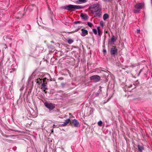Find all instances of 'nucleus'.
<instances>
[{
  "instance_id": "f257e3e1",
  "label": "nucleus",
  "mask_w": 152,
  "mask_h": 152,
  "mask_svg": "<svg viewBox=\"0 0 152 152\" xmlns=\"http://www.w3.org/2000/svg\"><path fill=\"white\" fill-rule=\"evenodd\" d=\"M61 8L62 9L67 10L69 11H70L71 12H72L74 11V9H80L83 7L82 6L69 4L66 5L65 6L62 7Z\"/></svg>"
},
{
  "instance_id": "f03ea898",
  "label": "nucleus",
  "mask_w": 152,
  "mask_h": 152,
  "mask_svg": "<svg viewBox=\"0 0 152 152\" xmlns=\"http://www.w3.org/2000/svg\"><path fill=\"white\" fill-rule=\"evenodd\" d=\"M90 9H91V13L92 14H94L95 12L101 10V9L99 6V4L97 3L95 4H94L91 5L89 7Z\"/></svg>"
},
{
  "instance_id": "7ed1b4c3",
  "label": "nucleus",
  "mask_w": 152,
  "mask_h": 152,
  "mask_svg": "<svg viewBox=\"0 0 152 152\" xmlns=\"http://www.w3.org/2000/svg\"><path fill=\"white\" fill-rule=\"evenodd\" d=\"M109 47L111 48V55L114 54V46L113 45L114 44V36L113 35L112 38L109 40Z\"/></svg>"
},
{
  "instance_id": "20e7f679",
  "label": "nucleus",
  "mask_w": 152,
  "mask_h": 152,
  "mask_svg": "<svg viewBox=\"0 0 152 152\" xmlns=\"http://www.w3.org/2000/svg\"><path fill=\"white\" fill-rule=\"evenodd\" d=\"M44 105L50 111L53 110L55 108V104L50 102H45L44 103Z\"/></svg>"
},
{
  "instance_id": "39448f33",
  "label": "nucleus",
  "mask_w": 152,
  "mask_h": 152,
  "mask_svg": "<svg viewBox=\"0 0 152 152\" xmlns=\"http://www.w3.org/2000/svg\"><path fill=\"white\" fill-rule=\"evenodd\" d=\"M46 78H44L43 79H40L39 81L38 82V83L39 82L40 83H42V82H43L41 85V89L43 88L45 90L48 89L47 86L46 84H47V83H45V81L46 80Z\"/></svg>"
},
{
  "instance_id": "423d86ee",
  "label": "nucleus",
  "mask_w": 152,
  "mask_h": 152,
  "mask_svg": "<svg viewBox=\"0 0 152 152\" xmlns=\"http://www.w3.org/2000/svg\"><path fill=\"white\" fill-rule=\"evenodd\" d=\"M90 79L91 80H93V82L96 83L100 81L101 77L99 75H95L90 77Z\"/></svg>"
},
{
  "instance_id": "0eeeda50",
  "label": "nucleus",
  "mask_w": 152,
  "mask_h": 152,
  "mask_svg": "<svg viewBox=\"0 0 152 152\" xmlns=\"http://www.w3.org/2000/svg\"><path fill=\"white\" fill-rule=\"evenodd\" d=\"M69 124L71 125L73 124L74 127L77 128H78L80 126L79 122L76 119H74L72 121H70Z\"/></svg>"
},
{
  "instance_id": "6e6552de",
  "label": "nucleus",
  "mask_w": 152,
  "mask_h": 152,
  "mask_svg": "<svg viewBox=\"0 0 152 152\" xmlns=\"http://www.w3.org/2000/svg\"><path fill=\"white\" fill-rule=\"evenodd\" d=\"M70 118H67L65 121V122H64V123L63 124H60L59 125V126H66L67 124L69 123H70Z\"/></svg>"
},
{
  "instance_id": "1a4fd4ad",
  "label": "nucleus",
  "mask_w": 152,
  "mask_h": 152,
  "mask_svg": "<svg viewBox=\"0 0 152 152\" xmlns=\"http://www.w3.org/2000/svg\"><path fill=\"white\" fill-rule=\"evenodd\" d=\"M81 31L82 33L81 35L83 37H84L88 34V31L82 28L81 29Z\"/></svg>"
},
{
  "instance_id": "9d476101",
  "label": "nucleus",
  "mask_w": 152,
  "mask_h": 152,
  "mask_svg": "<svg viewBox=\"0 0 152 152\" xmlns=\"http://www.w3.org/2000/svg\"><path fill=\"white\" fill-rule=\"evenodd\" d=\"M80 16L83 18L84 20H86L88 18V16L87 14H83V13H81Z\"/></svg>"
},
{
  "instance_id": "9b49d317",
  "label": "nucleus",
  "mask_w": 152,
  "mask_h": 152,
  "mask_svg": "<svg viewBox=\"0 0 152 152\" xmlns=\"http://www.w3.org/2000/svg\"><path fill=\"white\" fill-rule=\"evenodd\" d=\"M135 7L136 9H140L142 8V5L141 3H139L135 6Z\"/></svg>"
},
{
  "instance_id": "f8f14e48",
  "label": "nucleus",
  "mask_w": 152,
  "mask_h": 152,
  "mask_svg": "<svg viewBox=\"0 0 152 152\" xmlns=\"http://www.w3.org/2000/svg\"><path fill=\"white\" fill-rule=\"evenodd\" d=\"M87 0H78L76 1V3L77 4H81L87 2Z\"/></svg>"
},
{
  "instance_id": "ddd939ff",
  "label": "nucleus",
  "mask_w": 152,
  "mask_h": 152,
  "mask_svg": "<svg viewBox=\"0 0 152 152\" xmlns=\"http://www.w3.org/2000/svg\"><path fill=\"white\" fill-rule=\"evenodd\" d=\"M101 10H100V11H99L97 12V13H96L94 15V17H100L101 16L102 12L101 11Z\"/></svg>"
},
{
  "instance_id": "4468645a",
  "label": "nucleus",
  "mask_w": 152,
  "mask_h": 152,
  "mask_svg": "<svg viewBox=\"0 0 152 152\" xmlns=\"http://www.w3.org/2000/svg\"><path fill=\"white\" fill-rule=\"evenodd\" d=\"M137 147L138 148V151L140 152H142V150H144V148L142 145H138Z\"/></svg>"
},
{
  "instance_id": "2eb2a0df",
  "label": "nucleus",
  "mask_w": 152,
  "mask_h": 152,
  "mask_svg": "<svg viewBox=\"0 0 152 152\" xmlns=\"http://www.w3.org/2000/svg\"><path fill=\"white\" fill-rule=\"evenodd\" d=\"M3 38L4 40H7V42H8V40H9L10 41L12 40V39L11 38H9L7 36H4Z\"/></svg>"
},
{
  "instance_id": "dca6fc26",
  "label": "nucleus",
  "mask_w": 152,
  "mask_h": 152,
  "mask_svg": "<svg viewBox=\"0 0 152 152\" xmlns=\"http://www.w3.org/2000/svg\"><path fill=\"white\" fill-rule=\"evenodd\" d=\"M67 40L68 43L69 44H72L74 42V40L72 39H68Z\"/></svg>"
},
{
  "instance_id": "f3484780",
  "label": "nucleus",
  "mask_w": 152,
  "mask_h": 152,
  "mask_svg": "<svg viewBox=\"0 0 152 152\" xmlns=\"http://www.w3.org/2000/svg\"><path fill=\"white\" fill-rule=\"evenodd\" d=\"M109 17L108 15L107 14H105L103 15V18L104 20H106Z\"/></svg>"
},
{
  "instance_id": "a211bd4d",
  "label": "nucleus",
  "mask_w": 152,
  "mask_h": 152,
  "mask_svg": "<svg viewBox=\"0 0 152 152\" xmlns=\"http://www.w3.org/2000/svg\"><path fill=\"white\" fill-rule=\"evenodd\" d=\"M98 29V35L99 36H100L102 35V31L100 29L99 27H97Z\"/></svg>"
},
{
  "instance_id": "6ab92c4d",
  "label": "nucleus",
  "mask_w": 152,
  "mask_h": 152,
  "mask_svg": "<svg viewBox=\"0 0 152 152\" xmlns=\"http://www.w3.org/2000/svg\"><path fill=\"white\" fill-rule=\"evenodd\" d=\"M93 32L94 33V34L95 35L97 34V30L95 28H94L92 29Z\"/></svg>"
},
{
  "instance_id": "aec40b11",
  "label": "nucleus",
  "mask_w": 152,
  "mask_h": 152,
  "mask_svg": "<svg viewBox=\"0 0 152 152\" xmlns=\"http://www.w3.org/2000/svg\"><path fill=\"white\" fill-rule=\"evenodd\" d=\"M87 25L90 27H91L93 25L92 23L89 22H87Z\"/></svg>"
},
{
  "instance_id": "412c9836",
  "label": "nucleus",
  "mask_w": 152,
  "mask_h": 152,
  "mask_svg": "<svg viewBox=\"0 0 152 152\" xmlns=\"http://www.w3.org/2000/svg\"><path fill=\"white\" fill-rule=\"evenodd\" d=\"M15 69L14 68H12L11 69H10V73H12L13 72H14L15 71Z\"/></svg>"
},
{
  "instance_id": "4be33fe9",
  "label": "nucleus",
  "mask_w": 152,
  "mask_h": 152,
  "mask_svg": "<svg viewBox=\"0 0 152 152\" xmlns=\"http://www.w3.org/2000/svg\"><path fill=\"white\" fill-rule=\"evenodd\" d=\"M140 11V10L138 9V10H134V13H136L139 12Z\"/></svg>"
},
{
  "instance_id": "5701e85b",
  "label": "nucleus",
  "mask_w": 152,
  "mask_h": 152,
  "mask_svg": "<svg viewBox=\"0 0 152 152\" xmlns=\"http://www.w3.org/2000/svg\"><path fill=\"white\" fill-rule=\"evenodd\" d=\"M98 124L99 126H101L102 124V121H100L98 122Z\"/></svg>"
},
{
  "instance_id": "b1692460",
  "label": "nucleus",
  "mask_w": 152,
  "mask_h": 152,
  "mask_svg": "<svg viewBox=\"0 0 152 152\" xmlns=\"http://www.w3.org/2000/svg\"><path fill=\"white\" fill-rule=\"evenodd\" d=\"M81 23V22L80 21H75L74 22V23L76 24L78 23Z\"/></svg>"
},
{
  "instance_id": "393cba45",
  "label": "nucleus",
  "mask_w": 152,
  "mask_h": 152,
  "mask_svg": "<svg viewBox=\"0 0 152 152\" xmlns=\"http://www.w3.org/2000/svg\"><path fill=\"white\" fill-rule=\"evenodd\" d=\"M43 49V48L42 47H38L37 48V50H38L39 52H40V51H39L40 50H42V49Z\"/></svg>"
},
{
  "instance_id": "a878e982",
  "label": "nucleus",
  "mask_w": 152,
  "mask_h": 152,
  "mask_svg": "<svg viewBox=\"0 0 152 152\" xmlns=\"http://www.w3.org/2000/svg\"><path fill=\"white\" fill-rule=\"evenodd\" d=\"M102 88L101 86H99V89L98 92H99L100 93L102 92V90H101Z\"/></svg>"
},
{
  "instance_id": "bb28decb",
  "label": "nucleus",
  "mask_w": 152,
  "mask_h": 152,
  "mask_svg": "<svg viewBox=\"0 0 152 152\" xmlns=\"http://www.w3.org/2000/svg\"><path fill=\"white\" fill-rule=\"evenodd\" d=\"M32 47H34V48H32L34 51H35L37 50L36 47L35 45H33L32 46Z\"/></svg>"
},
{
  "instance_id": "cd10ccee",
  "label": "nucleus",
  "mask_w": 152,
  "mask_h": 152,
  "mask_svg": "<svg viewBox=\"0 0 152 152\" xmlns=\"http://www.w3.org/2000/svg\"><path fill=\"white\" fill-rule=\"evenodd\" d=\"M100 25L101 26H102V27H103V26H103V21H100Z\"/></svg>"
},
{
  "instance_id": "c85d7f7f",
  "label": "nucleus",
  "mask_w": 152,
  "mask_h": 152,
  "mask_svg": "<svg viewBox=\"0 0 152 152\" xmlns=\"http://www.w3.org/2000/svg\"><path fill=\"white\" fill-rule=\"evenodd\" d=\"M113 0H103L104 1H108L109 2H111Z\"/></svg>"
},
{
  "instance_id": "c756f323",
  "label": "nucleus",
  "mask_w": 152,
  "mask_h": 152,
  "mask_svg": "<svg viewBox=\"0 0 152 152\" xmlns=\"http://www.w3.org/2000/svg\"><path fill=\"white\" fill-rule=\"evenodd\" d=\"M117 49L116 48V47H115V55L116 53L117 52Z\"/></svg>"
},
{
  "instance_id": "7c9ffc66",
  "label": "nucleus",
  "mask_w": 152,
  "mask_h": 152,
  "mask_svg": "<svg viewBox=\"0 0 152 152\" xmlns=\"http://www.w3.org/2000/svg\"><path fill=\"white\" fill-rule=\"evenodd\" d=\"M100 94V93L99 92H97V93H96L95 95H96V96H99V94Z\"/></svg>"
},
{
  "instance_id": "2f4dec72",
  "label": "nucleus",
  "mask_w": 152,
  "mask_h": 152,
  "mask_svg": "<svg viewBox=\"0 0 152 152\" xmlns=\"http://www.w3.org/2000/svg\"><path fill=\"white\" fill-rule=\"evenodd\" d=\"M103 51L104 54H105L106 53V50L105 49H104Z\"/></svg>"
},
{
  "instance_id": "473e14b6",
  "label": "nucleus",
  "mask_w": 152,
  "mask_h": 152,
  "mask_svg": "<svg viewBox=\"0 0 152 152\" xmlns=\"http://www.w3.org/2000/svg\"><path fill=\"white\" fill-rule=\"evenodd\" d=\"M61 85L63 87H64L65 86V83H61Z\"/></svg>"
},
{
  "instance_id": "72a5a7b5",
  "label": "nucleus",
  "mask_w": 152,
  "mask_h": 152,
  "mask_svg": "<svg viewBox=\"0 0 152 152\" xmlns=\"http://www.w3.org/2000/svg\"><path fill=\"white\" fill-rule=\"evenodd\" d=\"M140 32V29H137V33H139Z\"/></svg>"
},
{
  "instance_id": "f704fd0d",
  "label": "nucleus",
  "mask_w": 152,
  "mask_h": 152,
  "mask_svg": "<svg viewBox=\"0 0 152 152\" xmlns=\"http://www.w3.org/2000/svg\"><path fill=\"white\" fill-rule=\"evenodd\" d=\"M63 79H64L62 77H60V78H58V79L59 80H63Z\"/></svg>"
},
{
  "instance_id": "c9c22d12",
  "label": "nucleus",
  "mask_w": 152,
  "mask_h": 152,
  "mask_svg": "<svg viewBox=\"0 0 152 152\" xmlns=\"http://www.w3.org/2000/svg\"><path fill=\"white\" fill-rule=\"evenodd\" d=\"M23 89V88H21L20 90L21 91H22Z\"/></svg>"
},
{
  "instance_id": "e433bc0d",
  "label": "nucleus",
  "mask_w": 152,
  "mask_h": 152,
  "mask_svg": "<svg viewBox=\"0 0 152 152\" xmlns=\"http://www.w3.org/2000/svg\"><path fill=\"white\" fill-rule=\"evenodd\" d=\"M45 90H45L44 89V91L45 92V93H47V91H46Z\"/></svg>"
},
{
  "instance_id": "4c0bfd02",
  "label": "nucleus",
  "mask_w": 152,
  "mask_h": 152,
  "mask_svg": "<svg viewBox=\"0 0 152 152\" xmlns=\"http://www.w3.org/2000/svg\"><path fill=\"white\" fill-rule=\"evenodd\" d=\"M132 85H131L129 86H128V87L131 88V87H132Z\"/></svg>"
},
{
  "instance_id": "58836bf2",
  "label": "nucleus",
  "mask_w": 152,
  "mask_h": 152,
  "mask_svg": "<svg viewBox=\"0 0 152 152\" xmlns=\"http://www.w3.org/2000/svg\"><path fill=\"white\" fill-rule=\"evenodd\" d=\"M151 3L152 7V0H151Z\"/></svg>"
},
{
  "instance_id": "ea45409f",
  "label": "nucleus",
  "mask_w": 152,
  "mask_h": 152,
  "mask_svg": "<svg viewBox=\"0 0 152 152\" xmlns=\"http://www.w3.org/2000/svg\"><path fill=\"white\" fill-rule=\"evenodd\" d=\"M105 38L104 39V42H103L104 45V43H105Z\"/></svg>"
},
{
  "instance_id": "a19ab883",
  "label": "nucleus",
  "mask_w": 152,
  "mask_h": 152,
  "mask_svg": "<svg viewBox=\"0 0 152 152\" xmlns=\"http://www.w3.org/2000/svg\"><path fill=\"white\" fill-rule=\"evenodd\" d=\"M53 132V129H52V130L51 131V133H52Z\"/></svg>"
},
{
  "instance_id": "79ce46f5",
  "label": "nucleus",
  "mask_w": 152,
  "mask_h": 152,
  "mask_svg": "<svg viewBox=\"0 0 152 152\" xmlns=\"http://www.w3.org/2000/svg\"><path fill=\"white\" fill-rule=\"evenodd\" d=\"M10 47H11V44H10Z\"/></svg>"
},
{
  "instance_id": "37998d69",
  "label": "nucleus",
  "mask_w": 152,
  "mask_h": 152,
  "mask_svg": "<svg viewBox=\"0 0 152 152\" xmlns=\"http://www.w3.org/2000/svg\"><path fill=\"white\" fill-rule=\"evenodd\" d=\"M51 43H53V41H51Z\"/></svg>"
},
{
  "instance_id": "c03bdc74",
  "label": "nucleus",
  "mask_w": 152,
  "mask_h": 152,
  "mask_svg": "<svg viewBox=\"0 0 152 152\" xmlns=\"http://www.w3.org/2000/svg\"><path fill=\"white\" fill-rule=\"evenodd\" d=\"M5 46H6V47H7V46L6 45V44H5Z\"/></svg>"
},
{
  "instance_id": "a18cd8bd",
  "label": "nucleus",
  "mask_w": 152,
  "mask_h": 152,
  "mask_svg": "<svg viewBox=\"0 0 152 152\" xmlns=\"http://www.w3.org/2000/svg\"><path fill=\"white\" fill-rule=\"evenodd\" d=\"M50 81H52V79H50Z\"/></svg>"
},
{
  "instance_id": "49530a36",
  "label": "nucleus",
  "mask_w": 152,
  "mask_h": 152,
  "mask_svg": "<svg viewBox=\"0 0 152 152\" xmlns=\"http://www.w3.org/2000/svg\"><path fill=\"white\" fill-rule=\"evenodd\" d=\"M114 40H115V37Z\"/></svg>"
},
{
  "instance_id": "de8ad7c7",
  "label": "nucleus",
  "mask_w": 152,
  "mask_h": 152,
  "mask_svg": "<svg viewBox=\"0 0 152 152\" xmlns=\"http://www.w3.org/2000/svg\"><path fill=\"white\" fill-rule=\"evenodd\" d=\"M55 126V124H53V126Z\"/></svg>"
},
{
  "instance_id": "09e8293b",
  "label": "nucleus",
  "mask_w": 152,
  "mask_h": 152,
  "mask_svg": "<svg viewBox=\"0 0 152 152\" xmlns=\"http://www.w3.org/2000/svg\"><path fill=\"white\" fill-rule=\"evenodd\" d=\"M104 46H103V47H104Z\"/></svg>"
}]
</instances>
